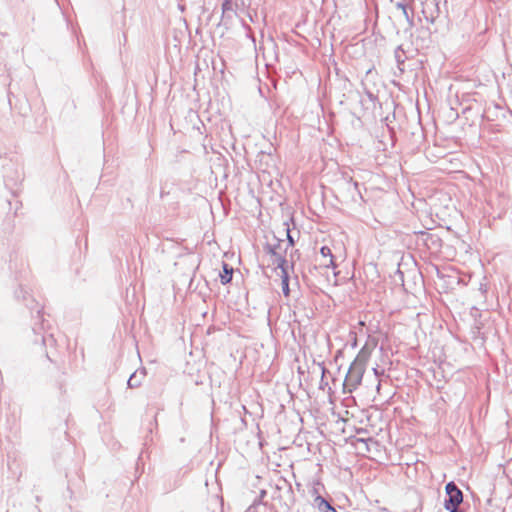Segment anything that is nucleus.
Here are the masks:
<instances>
[{
    "label": "nucleus",
    "instance_id": "nucleus-4",
    "mask_svg": "<svg viewBox=\"0 0 512 512\" xmlns=\"http://www.w3.org/2000/svg\"><path fill=\"white\" fill-rule=\"evenodd\" d=\"M448 499L445 501V507L450 512H457V507L463 501V495L460 489L456 487L454 482H448L446 486Z\"/></svg>",
    "mask_w": 512,
    "mask_h": 512
},
{
    "label": "nucleus",
    "instance_id": "nucleus-3",
    "mask_svg": "<svg viewBox=\"0 0 512 512\" xmlns=\"http://www.w3.org/2000/svg\"><path fill=\"white\" fill-rule=\"evenodd\" d=\"M365 370L366 369L351 363L348 372L345 376L343 384L344 390L347 391L348 393H352L353 391H355L362 382Z\"/></svg>",
    "mask_w": 512,
    "mask_h": 512
},
{
    "label": "nucleus",
    "instance_id": "nucleus-7",
    "mask_svg": "<svg viewBox=\"0 0 512 512\" xmlns=\"http://www.w3.org/2000/svg\"><path fill=\"white\" fill-rule=\"evenodd\" d=\"M233 275V268L229 267L228 264H223V272L220 274L222 284H227L231 281Z\"/></svg>",
    "mask_w": 512,
    "mask_h": 512
},
{
    "label": "nucleus",
    "instance_id": "nucleus-9",
    "mask_svg": "<svg viewBox=\"0 0 512 512\" xmlns=\"http://www.w3.org/2000/svg\"><path fill=\"white\" fill-rule=\"evenodd\" d=\"M286 236H287V239H288V243L286 245L289 246V247H293L294 246V240H293V238L291 237V235L289 233V228L286 229Z\"/></svg>",
    "mask_w": 512,
    "mask_h": 512
},
{
    "label": "nucleus",
    "instance_id": "nucleus-8",
    "mask_svg": "<svg viewBox=\"0 0 512 512\" xmlns=\"http://www.w3.org/2000/svg\"><path fill=\"white\" fill-rule=\"evenodd\" d=\"M316 501L318 502V505L320 508L322 506H324L326 509L330 510L331 512H336V510L322 497H317Z\"/></svg>",
    "mask_w": 512,
    "mask_h": 512
},
{
    "label": "nucleus",
    "instance_id": "nucleus-5",
    "mask_svg": "<svg viewBox=\"0 0 512 512\" xmlns=\"http://www.w3.org/2000/svg\"><path fill=\"white\" fill-rule=\"evenodd\" d=\"M371 353L372 349L368 345L363 346L356 355L352 364L366 369L367 363L371 357Z\"/></svg>",
    "mask_w": 512,
    "mask_h": 512
},
{
    "label": "nucleus",
    "instance_id": "nucleus-2",
    "mask_svg": "<svg viewBox=\"0 0 512 512\" xmlns=\"http://www.w3.org/2000/svg\"><path fill=\"white\" fill-rule=\"evenodd\" d=\"M283 244L284 242H281L276 247L269 245L268 265L273 268L275 274H277V271L282 272V270H292V266H290L286 260V248H282Z\"/></svg>",
    "mask_w": 512,
    "mask_h": 512
},
{
    "label": "nucleus",
    "instance_id": "nucleus-1",
    "mask_svg": "<svg viewBox=\"0 0 512 512\" xmlns=\"http://www.w3.org/2000/svg\"><path fill=\"white\" fill-rule=\"evenodd\" d=\"M317 260L319 265L314 266L313 274L315 277L318 275L323 277V279L318 280L319 284L326 286L336 285L337 273L335 272V269L337 268V264L335 263L331 248L328 246H323L320 249V257Z\"/></svg>",
    "mask_w": 512,
    "mask_h": 512
},
{
    "label": "nucleus",
    "instance_id": "nucleus-6",
    "mask_svg": "<svg viewBox=\"0 0 512 512\" xmlns=\"http://www.w3.org/2000/svg\"><path fill=\"white\" fill-rule=\"evenodd\" d=\"M289 272L290 271L282 270V272H278L277 271V274H276V276L279 277L280 280H281L282 291H283V294L286 297H288L289 294H290V290H289Z\"/></svg>",
    "mask_w": 512,
    "mask_h": 512
}]
</instances>
